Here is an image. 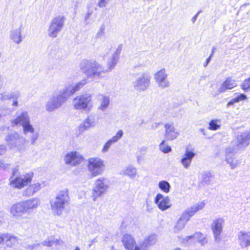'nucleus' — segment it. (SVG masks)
<instances>
[{
	"label": "nucleus",
	"mask_w": 250,
	"mask_h": 250,
	"mask_svg": "<svg viewBox=\"0 0 250 250\" xmlns=\"http://www.w3.org/2000/svg\"><path fill=\"white\" fill-rule=\"evenodd\" d=\"M180 112L179 109H176L173 111L169 112V113L171 115L172 117H177L179 115V113Z\"/></svg>",
	"instance_id": "nucleus-56"
},
{
	"label": "nucleus",
	"mask_w": 250,
	"mask_h": 250,
	"mask_svg": "<svg viewBox=\"0 0 250 250\" xmlns=\"http://www.w3.org/2000/svg\"><path fill=\"white\" fill-rule=\"evenodd\" d=\"M235 101L237 103H238L241 101L245 100L247 99V96L245 94L241 93L238 96H237L235 98H234Z\"/></svg>",
	"instance_id": "nucleus-47"
},
{
	"label": "nucleus",
	"mask_w": 250,
	"mask_h": 250,
	"mask_svg": "<svg viewBox=\"0 0 250 250\" xmlns=\"http://www.w3.org/2000/svg\"><path fill=\"white\" fill-rule=\"evenodd\" d=\"M136 158L137 162L139 164H141L144 160L142 155L139 154L138 152L136 153Z\"/></svg>",
	"instance_id": "nucleus-55"
},
{
	"label": "nucleus",
	"mask_w": 250,
	"mask_h": 250,
	"mask_svg": "<svg viewBox=\"0 0 250 250\" xmlns=\"http://www.w3.org/2000/svg\"><path fill=\"white\" fill-rule=\"evenodd\" d=\"M237 147L235 146H229L226 149L225 160L229 165L231 169H234L237 167L239 162L234 158L235 154L238 150Z\"/></svg>",
	"instance_id": "nucleus-10"
},
{
	"label": "nucleus",
	"mask_w": 250,
	"mask_h": 250,
	"mask_svg": "<svg viewBox=\"0 0 250 250\" xmlns=\"http://www.w3.org/2000/svg\"><path fill=\"white\" fill-rule=\"evenodd\" d=\"M159 125L160 123H154L151 125V128L153 130H155L158 128Z\"/></svg>",
	"instance_id": "nucleus-60"
},
{
	"label": "nucleus",
	"mask_w": 250,
	"mask_h": 250,
	"mask_svg": "<svg viewBox=\"0 0 250 250\" xmlns=\"http://www.w3.org/2000/svg\"><path fill=\"white\" fill-rule=\"evenodd\" d=\"M92 11H90L89 10H88L87 11L86 15V16L85 17V21H86L89 19V18L90 16V15L92 14Z\"/></svg>",
	"instance_id": "nucleus-62"
},
{
	"label": "nucleus",
	"mask_w": 250,
	"mask_h": 250,
	"mask_svg": "<svg viewBox=\"0 0 250 250\" xmlns=\"http://www.w3.org/2000/svg\"><path fill=\"white\" fill-rule=\"evenodd\" d=\"M26 212L23 202L14 204L10 208V213L14 217H20Z\"/></svg>",
	"instance_id": "nucleus-20"
},
{
	"label": "nucleus",
	"mask_w": 250,
	"mask_h": 250,
	"mask_svg": "<svg viewBox=\"0 0 250 250\" xmlns=\"http://www.w3.org/2000/svg\"><path fill=\"white\" fill-rule=\"evenodd\" d=\"M33 177L32 172L26 173L23 175H18L13 179L10 178V185L14 188L21 189L31 182Z\"/></svg>",
	"instance_id": "nucleus-9"
},
{
	"label": "nucleus",
	"mask_w": 250,
	"mask_h": 250,
	"mask_svg": "<svg viewBox=\"0 0 250 250\" xmlns=\"http://www.w3.org/2000/svg\"><path fill=\"white\" fill-rule=\"evenodd\" d=\"M91 100L90 95L85 94L77 96L73 100V106L76 110L86 109Z\"/></svg>",
	"instance_id": "nucleus-11"
},
{
	"label": "nucleus",
	"mask_w": 250,
	"mask_h": 250,
	"mask_svg": "<svg viewBox=\"0 0 250 250\" xmlns=\"http://www.w3.org/2000/svg\"><path fill=\"white\" fill-rule=\"evenodd\" d=\"M122 241L126 250H141L140 247L136 245L134 238L130 234L124 235Z\"/></svg>",
	"instance_id": "nucleus-17"
},
{
	"label": "nucleus",
	"mask_w": 250,
	"mask_h": 250,
	"mask_svg": "<svg viewBox=\"0 0 250 250\" xmlns=\"http://www.w3.org/2000/svg\"><path fill=\"white\" fill-rule=\"evenodd\" d=\"M97 242V240L96 239V238H95L94 239L91 240L90 241L89 244L88 245L89 248H90L94 243H96Z\"/></svg>",
	"instance_id": "nucleus-61"
},
{
	"label": "nucleus",
	"mask_w": 250,
	"mask_h": 250,
	"mask_svg": "<svg viewBox=\"0 0 250 250\" xmlns=\"http://www.w3.org/2000/svg\"><path fill=\"white\" fill-rule=\"evenodd\" d=\"M109 0H99L98 5L100 7H104L109 3Z\"/></svg>",
	"instance_id": "nucleus-48"
},
{
	"label": "nucleus",
	"mask_w": 250,
	"mask_h": 250,
	"mask_svg": "<svg viewBox=\"0 0 250 250\" xmlns=\"http://www.w3.org/2000/svg\"><path fill=\"white\" fill-rule=\"evenodd\" d=\"M10 99H18L20 96V92L19 91H14L9 93Z\"/></svg>",
	"instance_id": "nucleus-45"
},
{
	"label": "nucleus",
	"mask_w": 250,
	"mask_h": 250,
	"mask_svg": "<svg viewBox=\"0 0 250 250\" xmlns=\"http://www.w3.org/2000/svg\"><path fill=\"white\" fill-rule=\"evenodd\" d=\"M167 77V75L165 69H162L155 74L154 78L159 86L164 88L169 86L170 83Z\"/></svg>",
	"instance_id": "nucleus-15"
},
{
	"label": "nucleus",
	"mask_w": 250,
	"mask_h": 250,
	"mask_svg": "<svg viewBox=\"0 0 250 250\" xmlns=\"http://www.w3.org/2000/svg\"><path fill=\"white\" fill-rule=\"evenodd\" d=\"M0 99L2 101H5L7 100L10 99L9 92H3L1 94Z\"/></svg>",
	"instance_id": "nucleus-50"
},
{
	"label": "nucleus",
	"mask_w": 250,
	"mask_h": 250,
	"mask_svg": "<svg viewBox=\"0 0 250 250\" xmlns=\"http://www.w3.org/2000/svg\"><path fill=\"white\" fill-rule=\"evenodd\" d=\"M105 25L104 23H103L101 27H100V29H99L98 32L97 33L95 38L98 39H101L102 37L104 36L105 35Z\"/></svg>",
	"instance_id": "nucleus-40"
},
{
	"label": "nucleus",
	"mask_w": 250,
	"mask_h": 250,
	"mask_svg": "<svg viewBox=\"0 0 250 250\" xmlns=\"http://www.w3.org/2000/svg\"><path fill=\"white\" fill-rule=\"evenodd\" d=\"M236 85L235 80L231 78H228L223 82L219 88V92L220 93L224 92L227 89H231L235 87Z\"/></svg>",
	"instance_id": "nucleus-28"
},
{
	"label": "nucleus",
	"mask_w": 250,
	"mask_h": 250,
	"mask_svg": "<svg viewBox=\"0 0 250 250\" xmlns=\"http://www.w3.org/2000/svg\"><path fill=\"white\" fill-rule=\"evenodd\" d=\"M39 182L31 184L22 191L23 196L29 197L33 196L36 193L39 191L43 186Z\"/></svg>",
	"instance_id": "nucleus-21"
},
{
	"label": "nucleus",
	"mask_w": 250,
	"mask_h": 250,
	"mask_svg": "<svg viewBox=\"0 0 250 250\" xmlns=\"http://www.w3.org/2000/svg\"><path fill=\"white\" fill-rule=\"evenodd\" d=\"M123 131L121 129L119 130L115 135L113 136L104 144L102 150V152L104 153L107 152L111 146L113 144L117 142L123 137Z\"/></svg>",
	"instance_id": "nucleus-22"
},
{
	"label": "nucleus",
	"mask_w": 250,
	"mask_h": 250,
	"mask_svg": "<svg viewBox=\"0 0 250 250\" xmlns=\"http://www.w3.org/2000/svg\"><path fill=\"white\" fill-rule=\"evenodd\" d=\"M21 126L23 128V131L24 134H26L27 133H33L35 131L34 128L30 123V120L25 123Z\"/></svg>",
	"instance_id": "nucleus-36"
},
{
	"label": "nucleus",
	"mask_w": 250,
	"mask_h": 250,
	"mask_svg": "<svg viewBox=\"0 0 250 250\" xmlns=\"http://www.w3.org/2000/svg\"><path fill=\"white\" fill-rule=\"evenodd\" d=\"M192 239V236H186L185 238H183L181 239V243H183L184 244H188V241L189 239Z\"/></svg>",
	"instance_id": "nucleus-52"
},
{
	"label": "nucleus",
	"mask_w": 250,
	"mask_h": 250,
	"mask_svg": "<svg viewBox=\"0 0 250 250\" xmlns=\"http://www.w3.org/2000/svg\"><path fill=\"white\" fill-rule=\"evenodd\" d=\"M191 236L192 239H195L202 245H203L207 242L203 234L200 232L195 233L193 235H191Z\"/></svg>",
	"instance_id": "nucleus-37"
},
{
	"label": "nucleus",
	"mask_w": 250,
	"mask_h": 250,
	"mask_svg": "<svg viewBox=\"0 0 250 250\" xmlns=\"http://www.w3.org/2000/svg\"><path fill=\"white\" fill-rule=\"evenodd\" d=\"M136 168L132 166H129L126 167L125 170V174L129 177H134L136 174Z\"/></svg>",
	"instance_id": "nucleus-38"
},
{
	"label": "nucleus",
	"mask_w": 250,
	"mask_h": 250,
	"mask_svg": "<svg viewBox=\"0 0 250 250\" xmlns=\"http://www.w3.org/2000/svg\"><path fill=\"white\" fill-rule=\"evenodd\" d=\"M23 140L22 137H20L15 131L9 133L5 137V141L11 148L19 146Z\"/></svg>",
	"instance_id": "nucleus-16"
},
{
	"label": "nucleus",
	"mask_w": 250,
	"mask_h": 250,
	"mask_svg": "<svg viewBox=\"0 0 250 250\" xmlns=\"http://www.w3.org/2000/svg\"><path fill=\"white\" fill-rule=\"evenodd\" d=\"M19 175V169L18 167H16L13 169L12 170V175L11 177H13V179L16 176Z\"/></svg>",
	"instance_id": "nucleus-53"
},
{
	"label": "nucleus",
	"mask_w": 250,
	"mask_h": 250,
	"mask_svg": "<svg viewBox=\"0 0 250 250\" xmlns=\"http://www.w3.org/2000/svg\"><path fill=\"white\" fill-rule=\"evenodd\" d=\"M27 212H30L31 211L38 208L40 204V200L37 198H33L24 201H23Z\"/></svg>",
	"instance_id": "nucleus-26"
},
{
	"label": "nucleus",
	"mask_w": 250,
	"mask_h": 250,
	"mask_svg": "<svg viewBox=\"0 0 250 250\" xmlns=\"http://www.w3.org/2000/svg\"><path fill=\"white\" fill-rule=\"evenodd\" d=\"M30 120L28 112L26 111H22L21 113L17 116L16 118L12 120V125L13 126L21 125H22L25 123Z\"/></svg>",
	"instance_id": "nucleus-24"
},
{
	"label": "nucleus",
	"mask_w": 250,
	"mask_h": 250,
	"mask_svg": "<svg viewBox=\"0 0 250 250\" xmlns=\"http://www.w3.org/2000/svg\"><path fill=\"white\" fill-rule=\"evenodd\" d=\"M100 105L98 109L104 111L107 109L110 103V98L107 96L101 95V98H99Z\"/></svg>",
	"instance_id": "nucleus-30"
},
{
	"label": "nucleus",
	"mask_w": 250,
	"mask_h": 250,
	"mask_svg": "<svg viewBox=\"0 0 250 250\" xmlns=\"http://www.w3.org/2000/svg\"><path fill=\"white\" fill-rule=\"evenodd\" d=\"M69 196L67 189L59 191L54 199L50 201L52 212L55 214H62L65 207L69 204Z\"/></svg>",
	"instance_id": "nucleus-3"
},
{
	"label": "nucleus",
	"mask_w": 250,
	"mask_h": 250,
	"mask_svg": "<svg viewBox=\"0 0 250 250\" xmlns=\"http://www.w3.org/2000/svg\"><path fill=\"white\" fill-rule=\"evenodd\" d=\"M40 244L38 243L36 244H33L32 245H28L26 249L29 250H34L35 249H37L38 247L40 246Z\"/></svg>",
	"instance_id": "nucleus-51"
},
{
	"label": "nucleus",
	"mask_w": 250,
	"mask_h": 250,
	"mask_svg": "<svg viewBox=\"0 0 250 250\" xmlns=\"http://www.w3.org/2000/svg\"><path fill=\"white\" fill-rule=\"evenodd\" d=\"M165 138L167 141L176 139L180 135V132L174 126V123H167L165 124Z\"/></svg>",
	"instance_id": "nucleus-13"
},
{
	"label": "nucleus",
	"mask_w": 250,
	"mask_h": 250,
	"mask_svg": "<svg viewBox=\"0 0 250 250\" xmlns=\"http://www.w3.org/2000/svg\"><path fill=\"white\" fill-rule=\"evenodd\" d=\"M1 243L6 244L9 247H12L17 243V238L9 234H1Z\"/></svg>",
	"instance_id": "nucleus-27"
},
{
	"label": "nucleus",
	"mask_w": 250,
	"mask_h": 250,
	"mask_svg": "<svg viewBox=\"0 0 250 250\" xmlns=\"http://www.w3.org/2000/svg\"><path fill=\"white\" fill-rule=\"evenodd\" d=\"M10 38L17 44L21 43L22 41L21 29L19 28L12 30L10 32Z\"/></svg>",
	"instance_id": "nucleus-29"
},
{
	"label": "nucleus",
	"mask_w": 250,
	"mask_h": 250,
	"mask_svg": "<svg viewBox=\"0 0 250 250\" xmlns=\"http://www.w3.org/2000/svg\"><path fill=\"white\" fill-rule=\"evenodd\" d=\"M210 60H211V59H210V58H208L206 59L205 62L203 64V65L205 67H206L208 65V64L210 62Z\"/></svg>",
	"instance_id": "nucleus-63"
},
{
	"label": "nucleus",
	"mask_w": 250,
	"mask_h": 250,
	"mask_svg": "<svg viewBox=\"0 0 250 250\" xmlns=\"http://www.w3.org/2000/svg\"><path fill=\"white\" fill-rule=\"evenodd\" d=\"M237 103V102H236V101H235V100L234 98L228 103L227 106L229 107L230 106H232L234 104V103Z\"/></svg>",
	"instance_id": "nucleus-59"
},
{
	"label": "nucleus",
	"mask_w": 250,
	"mask_h": 250,
	"mask_svg": "<svg viewBox=\"0 0 250 250\" xmlns=\"http://www.w3.org/2000/svg\"><path fill=\"white\" fill-rule=\"evenodd\" d=\"M86 83V81L84 79L75 84L65 86L63 89L59 91L57 94L54 95L48 102L46 106V110L52 112L61 106L70 96L79 91Z\"/></svg>",
	"instance_id": "nucleus-1"
},
{
	"label": "nucleus",
	"mask_w": 250,
	"mask_h": 250,
	"mask_svg": "<svg viewBox=\"0 0 250 250\" xmlns=\"http://www.w3.org/2000/svg\"><path fill=\"white\" fill-rule=\"evenodd\" d=\"M221 126V120L214 119L211 120L209 123L208 129L211 130H216Z\"/></svg>",
	"instance_id": "nucleus-35"
},
{
	"label": "nucleus",
	"mask_w": 250,
	"mask_h": 250,
	"mask_svg": "<svg viewBox=\"0 0 250 250\" xmlns=\"http://www.w3.org/2000/svg\"><path fill=\"white\" fill-rule=\"evenodd\" d=\"M239 244L241 247L250 246V232L240 231L238 234Z\"/></svg>",
	"instance_id": "nucleus-25"
},
{
	"label": "nucleus",
	"mask_w": 250,
	"mask_h": 250,
	"mask_svg": "<svg viewBox=\"0 0 250 250\" xmlns=\"http://www.w3.org/2000/svg\"><path fill=\"white\" fill-rule=\"evenodd\" d=\"M80 67L88 78L95 80L101 79L103 77L102 74L107 72V70L95 61L83 60L81 62Z\"/></svg>",
	"instance_id": "nucleus-2"
},
{
	"label": "nucleus",
	"mask_w": 250,
	"mask_h": 250,
	"mask_svg": "<svg viewBox=\"0 0 250 250\" xmlns=\"http://www.w3.org/2000/svg\"><path fill=\"white\" fill-rule=\"evenodd\" d=\"M242 89L247 91L250 89V77L245 79L241 85Z\"/></svg>",
	"instance_id": "nucleus-41"
},
{
	"label": "nucleus",
	"mask_w": 250,
	"mask_h": 250,
	"mask_svg": "<svg viewBox=\"0 0 250 250\" xmlns=\"http://www.w3.org/2000/svg\"><path fill=\"white\" fill-rule=\"evenodd\" d=\"M38 138V134H33L31 137V139H30V140H31V143L32 145H34L36 140H37Z\"/></svg>",
	"instance_id": "nucleus-54"
},
{
	"label": "nucleus",
	"mask_w": 250,
	"mask_h": 250,
	"mask_svg": "<svg viewBox=\"0 0 250 250\" xmlns=\"http://www.w3.org/2000/svg\"><path fill=\"white\" fill-rule=\"evenodd\" d=\"M165 140H163L159 145L160 150L164 153H168L171 151L170 146L165 145Z\"/></svg>",
	"instance_id": "nucleus-39"
},
{
	"label": "nucleus",
	"mask_w": 250,
	"mask_h": 250,
	"mask_svg": "<svg viewBox=\"0 0 250 250\" xmlns=\"http://www.w3.org/2000/svg\"><path fill=\"white\" fill-rule=\"evenodd\" d=\"M6 150V147L4 145H0V155L3 154ZM6 167V164L3 163L2 161L0 160V167L5 168Z\"/></svg>",
	"instance_id": "nucleus-42"
},
{
	"label": "nucleus",
	"mask_w": 250,
	"mask_h": 250,
	"mask_svg": "<svg viewBox=\"0 0 250 250\" xmlns=\"http://www.w3.org/2000/svg\"><path fill=\"white\" fill-rule=\"evenodd\" d=\"M94 125V121L90 117L84 120L83 123L79 126V130L81 132H83L88 129L90 127Z\"/></svg>",
	"instance_id": "nucleus-31"
},
{
	"label": "nucleus",
	"mask_w": 250,
	"mask_h": 250,
	"mask_svg": "<svg viewBox=\"0 0 250 250\" xmlns=\"http://www.w3.org/2000/svg\"><path fill=\"white\" fill-rule=\"evenodd\" d=\"M205 206L203 202L195 204L184 210L179 219L177 220L174 227L175 232L181 230L185 226L188 221L196 212L202 209Z\"/></svg>",
	"instance_id": "nucleus-4"
},
{
	"label": "nucleus",
	"mask_w": 250,
	"mask_h": 250,
	"mask_svg": "<svg viewBox=\"0 0 250 250\" xmlns=\"http://www.w3.org/2000/svg\"><path fill=\"white\" fill-rule=\"evenodd\" d=\"M224 224V219L218 218L214 220L211 225V229L213 232L215 242H218L221 240L220 236L223 230Z\"/></svg>",
	"instance_id": "nucleus-12"
},
{
	"label": "nucleus",
	"mask_w": 250,
	"mask_h": 250,
	"mask_svg": "<svg viewBox=\"0 0 250 250\" xmlns=\"http://www.w3.org/2000/svg\"><path fill=\"white\" fill-rule=\"evenodd\" d=\"M12 105L13 106H18V102L17 99L13 100V102L12 104Z\"/></svg>",
	"instance_id": "nucleus-64"
},
{
	"label": "nucleus",
	"mask_w": 250,
	"mask_h": 250,
	"mask_svg": "<svg viewBox=\"0 0 250 250\" xmlns=\"http://www.w3.org/2000/svg\"><path fill=\"white\" fill-rule=\"evenodd\" d=\"M150 79L151 76L147 72L138 74L136 76L135 79L133 82V86L137 90L145 91L150 86Z\"/></svg>",
	"instance_id": "nucleus-8"
},
{
	"label": "nucleus",
	"mask_w": 250,
	"mask_h": 250,
	"mask_svg": "<svg viewBox=\"0 0 250 250\" xmlns=\"http://www.w3.org/2000/svg\"><path fill=\"white\" fill-rule=\"evenodd\" d=\"M214 177L210 172H205L202 175V181L207 185H212L214 182Z\"/></svg>",
	"instance_id": "nucleus-33"
},
{
	"label": "nucleus",
	"mask_w": 250,
	"mask_h": 250,
	"mask_svg": "<svg viewBox=\"0 0 250 250\" xmlns=\"http://www.w3.org/2000/svg\"><path fill=\"white\" fill-rule=\"evenodd\" d=\"M121 52V49L119 48L117 49L115 53H114L112 55V57L111 58L110 61L108 62V65L109 66V68L110 70L113 69L115 65L118 62V60L119 58V55Z\"/></svg>",
	"instance_id": "nucleus-32"
},
{
	"label": "nucleus",
	"mask_w": 250,
	"mask_h": 250,
	"mask_svg": "<svg viewBox=\"0 0 250 250\" xmlns=\"http://www.w3.org/2000/svg\"><path fill=\"white\" fill-rule=\"evenodd\" d=\"M51 240V244L52 246L53 245L57 246L60 245L61 246L63 244V242L60 239L56 238L54 236H50Z\"/></svg>",
	"instance_id": "nucleus-43"
},
{
	"label": "nucleus",
	"mask_w": 250,
	"mask_h": 250,
	"mask_svg": "<svg viewBox=\"0 0 250 250\" xmlns=\"http://www.w3.org/2000/svg\"><path fill=\"white\" fill-rule=\"evenodd\" d=\"M94 185L92 197L95 201L107 191L109 188L110 181L105 177H101L96 180Z\"/></svg>",
	"instance_id": "nucleus-5"
},
{
	"label": "nucleus",
	"mask_w": 250,
	"mask_h": 250,
	"mask_svg": "<svg viewBox=\"0 0 250 250\" xmlns=\"http://www.w3.org/2000/svg\"><path fill=\"white\" fill-rule=\"evenodd\" d=\"M237 148L242 149L250 144V131H247L238 135L237 138Z\"/></svg>",
	"instance_id": "nucleus-18"
},
{
	"label": "nucleus",
	"mask_w": 250,
	"mask_h": 250,
	"mask_svg": "<svg viewBox=\"0 0 250 250\" xmlns=\"http://www.w3.org/2000/svg\"><path fill=\"white\" fill-rule=\"evenodd\" d=\"M146 152V148L142 147L139 148V151L137 152L140 155H145Z\"/></svg>",
	"instance_id": "nucleus-57"
},
{
	"label": "nucleus",
	"mask_w": 250,
	"mask_h": 250,
	"mask_svg": "<svg viewBox=\"0 0 250 250\" xmlns=\"http://www.w3.org/2000/svg\"><path fill=\"white\" fill-rule=\"evenodd\" d=\"M154 203L161 211H165L171 206L169 198L161 193H158L156 195L154 199Z\"/></svg>",
	"instance_id": "nucleus-14"
},
{
	"label": "nucleus",
	"mask_w": 250,
	"mask_h": 250,
	"mask_svg": "<svg viewBox=\"0 0 250 250\" xmlns=\"http://www.w3.org/2000/svg\"><path fill=\"white\" fill-rule=\"evenodd\" d=\"M202 12L201 10H199L192 18L191 21L193 23H194L197 20V18L199 14Z\"/></svg>",
	"instance_id": "nucleus-58"
},
{
	"label": "nucleus",
	"mask_w": 250,
	"mask_h": 250,
	"mask_svg": "<svg viewBox=\"0 0 250 250\" xmlns=\"http://www.w3.org/2000/svg\"><path fill=\"white\" fill-rule=\"evenodd\" d=\"M146 239L148 241L149 244L151 245L155 244L157 241L156 236L154 234L150 235Z\"/></svg>",
	"instance_id": "nucleus-46"
},
{
	"label": "nucleus",
	"mask_w": 250,
	"mask_h": 250,
	"mask_svg": "<svg viewBox=\"0 0 250 250\" xmlns=\"http://www.w3.org/2000/svg\"><path fill=\"white\" fill-rule=\"evenodd\" d=\"M82 160L83 157L78 155V153L76 151L67 153L64 158L65 164L72 166H76L80 164Z\"/></svg>",
	"instance_id": "nucleus-19"
},
{
	"label": "nucleus",
	"mask_w": 250,
	"mask_h": 250,
	"mask_svg": "<svg viewBox=\"0 0 250 250\" xmlns=\"http://www.w3.org/2000/svg\"><path fill=\"white\" fill-rule=\"evenodd\" d=\"M195 155V153L193 151L186 148L184 156L181 160V163L185 168L187 169L189 167L191 161Z\"/></svg>",
	"instance_id": "nucleus-23"
},
{
	"label": "nucleus",
	"mask_w": 250,
	"mask_h": 250,
	"mask_svg": "<svg viewBox=\"0 0 250 250\" xmlns=\"http://www.w3.org/2000/svg\"><path fill=\"white\" fill-rule=\"evenodd\" d=\"M104 162L98 157L90 158L88 160L87 167L92 176L101 175L104 170Z\"/></svg>",
	"instance_id": "nucleus-7"
},
{
	"label": "nucleus",
	"mask_w": 250,
	"mask_h": 250,
	"mask_svg": "<svg viewBox=\"0 0 250 250\" xmlns=\"http://www.w3.org/2000/svg\"><path fill=\"white\" fill-rule=\"evenodd\" d=\"M65 17L62 15L57 16L51 20L48 29V35L52 38H55L63 28Z\"/></svg>",
	"instance_id": "nucleus-6"
},
{
	"label": "nucleus",
	"mask_w": 250,
	"mask_h": 250,
	"mask_svg": "<svg viewBox=\"0 0 250 250\" xmlns=\"http://www.w3.org/2000/svg\"><path fill=\"white\" fill-rule=\"evenodd\" d=\"M51 237H49L42 243L43 246L51 247H52Z\"/></svg>",
	"instance_id": "nucleus-49"
},
{
	"label": "nucleus",
	"mask_w": 250,
	"mask_h": 250,
	"mask_svg": "<svg viewBox=\"0 0 250 250\" xmlns=\"http://www.w3.org/2000/svg\"><path fill=\"white\" fill-rule=\"evenodd\" d=\"M159 188L164 192L168 193L170 191L171 186L167 181L162 180L158 183Z\"/></svg>",
	"instance_id": "nucleus-34"
},
{
	"label": "nucleus",
	"mask_w": 250,
	"mask_h": 250,
	"mask_svg": "<svg viewBox=\"0 0 250 250\" xmlns=\"http://www.w3.org/2000/svg\"><path fill=\"white\" fill-rule=\"evenodd\" d=\"M148 242V241L146 238L144 241L140 244V249H142V250H146L148 246H151Z\"/></svg>",
	"instance_id": "nucleus-44"
}]
</instances>
